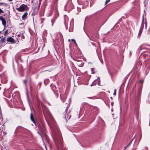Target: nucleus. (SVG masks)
Masks as SVG:
<instances>
[{
    "label": "nucleus",
    "mask_w": 150,
    "mask_h": 150,
    "mask_svg": "<svg viewBox=\"0 0 150 150\" xmlns=\"http://www.w3.org/2000/svg\"><path fill=\"white\" fill-rule=\"evenodd\" d=\"M27 7V6L26 5L22 4L19 8H16V9L19 11H23L25 10V8Z\"/></svg>",
    "instance_id": "f257e3e1"
},
{
    "label": "nucleus",
    "mask_w": 150,
    "mask_h": 150,
    "mask_svg": "<svg viewBox=\"0 0 150 150\" xmlns=\"http://www.w3.org/2000/svg\"><path fill=\"white\" fill-rule=\"evenodd\" d=\"M142 85L140 86L138 88L137 90V100L138 101L139 100H140V96L141 94L142 89Z\"/></svg>",
    "instance_id": "f03ea898"
},
{
    "label": "nucleus",
    "mask_w": 150,
    "mask_h": 150,
    "mask_svg": "<svg viewBox=\"0 0 150 150\" xmlns=\"http://www.w3.org/2000/svg\"><path fill=\"white\" fill-rule=\"evenodd\" d=\"M0 21H1L2 25L4 27V29L5 28L6 25V21L5 19L2 16H0Z\"/></svg>",
    "instance_id": "7ed1b4c3"
},
{
    "label": "nucleus",
    "mask_w": 150,
    "mask_h": 150,
    "mask_svg": "<svg viewBox=\"0 0 150 150\" xmlns=\"http://www.w3.org/2000/svg\"><path fill=\"white\" fill-rule=\"evenodd\" d=\"M43 113L45 117V118L47 121V120L46 118L47 115H49L50 117H51L52 119H53L51 115L48 111H47V112H46L45 110H43Z\"/></svg>",
    "instance_id": "20e7f679"
},
{
    "label": "nucleus",
    "mask_w": 150,
    "mask_h": 150,
    "mask_svg": "<svg viewBox=\"0 0 150 150\" xmlns=\"http://www.w3.org/2000/svg\"><path fill=\"white\" fill-rule=\"evenodd\" d=\"M7 41L8 42L11 43H14L15 42L14 39L11 37L8 38L7 39Z\"/></svg>",
    "instance_id": "39448f33"
},
{
    "label": "nucleus",
    "mask_w": 150,
    "mask_h": 150,
    "mask_svg": "<svg viewBox=\"0 0 150 150\" xmlns=\"http://www.w3.org/2000/svg\"><path fill=\"white\" fill-rule=\"evenodd\" d=\"M59 13L56 10L55 11V14L54 16V17L51 20V21L52 22V21L53 20H54V19H56L57 17L59 16Z\"/></svg>",
    "instance_id": "423d86ee"
},
{
    "label": "nucleus",
    "mask_w": 150,
    "mask_h": 150,
    "mask_svg": "<svg viewBox=\"0 0 150 150\" xmlns=\"http://www.w3.org/2000/svg\"><path fill=\"white\" fill-rule=\"evenodd\" d=\"M89 39L94 41H95L96 40V38L93 35H91L90 37H89Z\"/></svg>",
    "instance_id": "0eeeda50"
},
{
    "label": "nucleus",
    "mask_w": 150,
    "mask_h": 150,
    "mask_svg": "<svg viewBox=\"0 0 150 150\" xmlns=\"http://www.w3.org/2000/svg\"><path fill=\"white\" fill-rule=\"evenodd\" d=\"M28 15V13L27 12H25V13L22 16V19L23 20H25L26 18H27V16Z\"/></svg>",
    "instance_id": "6e6552de"
},
{
    "label": "nucleus",
    "mask_w": 150,
    "mask_h": 150,
    "mask_svg": "<svg viewBox=\"0 0 150 150\" xmlns=\"http://www.w3.org/2000/svg\"><path fill=\"white\" fill-rule=\"evenodd\" d=\"M30 119L33 122V123L35 124V125H36V122L34 118L33 117V113H31L30 115Z\"/></svg>",
    "instance_id": "1a4fd4ad"
},
{
    "label": "nucleus",
    "mask_w": 150,
    "mask_h": 150,
    "mask_svg": "<svg viewBox=\"0 0 150 150\" xmlns=\"http://www.w3.org/2000/svg\"><path fill=\"white\" fill-rule=\"evenodd\" d=\"M71 116V115L69 114H67L66 115H65L64 118L66 120H67L70 118Z\"/></svg>",
    "instance_id": "9d476101"
},
{
    "label": "nucleus",
    "mask_w": 150,
    "mask_h": 150,
    "mask_svg": "<svg viewBox=\"0 0 150 150\" xmlns=\"http://www.w3.org/2000/svg\"><path fill=\"white\" fill-rule=\"evenodd\" d=\"M134 137L132 139L131 141L129 142V143L127 144V145L125 146L124 148H125V149H127V148H128V147H129L131 145L132 142L133 141V140L134 139Z\"/></svg>",
    "instance_id": "9b49d317"
},
{
    "label": "nucleus",
    "mask_w": 150,
    "mask_h": 150,
    "mask_svg": "<svg viewBox=\"0 0 150 150\" xmlns=\"http://www.w3.org/2000/svg\"><path fill=\"white\" fill-rule=\"evenodd\" d=\"M68 16H67L65 15L64 16V23L65 24H66V23H67L68 21Z\"/></svg>",
    "instance_id": "f8f14e48"
},
{
    "label": "nucleus",
    "mask_w": 150,
    "mask_h": 150,
    "mask_svg": "<svg viewBox=\"0 0 150 150\" xmlns=\"http://www.w3.org/2000/svg\"><path fill=\"white\" fill-rule=\"evenodd\" d=\"M136 117L137 120L138 121L139 119V113L138 111H137L136 113Z\"/></svg>",
    "instance_id": "ddd939ff"
},
{
    "label": "nucleus",
    "mask_w": 150,
    "mask_h": 150,
    "mask_svg": "<svg viewBox=\"0 0 150 150\" xmlns=\"http://www.w3.org/2000/svg\"><path fill=\"white\" fill-rule=\"evenodd\" d=\"M142 29H141V28L140 29V30L139 31L138 34V37H140L141 36L142 33Z\"/></svg>",
    "instance_id": "4468645a"
},
{
    "label": "nucleus",
    "mask_w": 150,
    "mask_h": 150,
    "mask_svg": "<svg viewBox=\"0 0 150 150\" xmlns=\"http://www.w3.org/2000/svg\"><path fill=\"white\" fill-rule=\"evenodd\" d=\"M5 40L6 39L5 38H2L1 39V40H0V42H1V43H3L4 42H5Z\"/></svg>",
    "instance_id": "2eb2a0df"
},
{
    "label": "nucleus",
    "mask_w": 150,
    "mask_h": 150,
    "mask_svg": "<svg viewBox=\"0 0 150 150\" xmlns=\"http://www.w3.org/2000/svg\"><path fill=\"white\" fill-rule=\"evenodd\" d=\"M139 82L141 83V85L140 86H141V85H142V84L143 83V82H144V80L143 79H140L139 81Z\"/></svg>",
    "instance_id": "dca6fc26"
},
{
    "label": "nucleus",
    "mask_w": 150,
    "mask_h": 150,
    "mask_svg": "<svg viewBox=\"0 0 150 150\" xmlns=\"http://www.w3.org/2000/svg\"><path fill=\"white\" fill-rule=\"evenodd\" d=\"M94 69L93 68H91V71L92 74H94L95 73V72H94Z\"/></svg>",
    "instance_id": "f3484780"
},
{
    "label": "nucleus",
    "mask_w": 150,
    "mask_h": 150,
    "mask_svg": "<svg viewBox=\"0 0 150 150\" xmlns=\"http://www.w3.org/2000/svg\"><path fill=\"white\" fill-rule=\"evenodd\" d=\"M92 83L93 84L94 86H95L96 85V80H95Z\"/></svg>",
    "instance_id": "a211bd4d"
},
{
    "label": "nucleus",
    "mask_w": 150,
    "mask_h": 150,
    "mask_svg": "<svg viewBox=\"0 0 150 150\" xmlns=\"http://www.w3.org/2000/svg\"><path fill=\"white\" fill-rule=\"evenodd\" d=\"M24 83L25 84V85L26 86H27V79H25L23 81Z\"/></svg>",
    "instance_id": "6ab92c4d"
},
{
    "label": "nucleus",
    "mask_w": 150,
    "mask_h": 150,
    "mask_svg": "<svg viewBox=\"0 0 150 150\" xmlns=\"http://www.w3.org/2000/svg\"><path fill=\"white\" fill-rule=\"evenodd\" d=\"M44 20V19L43 18H41L40 20V23H42Z\"/></svg>",
    "instance_id": "aec40b11"
},
{
    "label": "nucleus",
    "mask_w": 150,
    "mask_h": 150,
    "mask_svg": "<svg viewBox=\"0 0 150 150\" xmlns=\"http://www.w3.org/2000/svg\"><path fill=\"white\" fill-rule=\"evenodd\" d=\"M3 5L4 6H5L6 5V4L4 3H0V6H2Z\"/></svg>",
    "instance_id": "412c9836"
},
{
    "label": "nucleus",
    "mask_w": 150,
    "mask_h": 150,
    "mask_svg": "<svg viewBox=\"0 0 150 150\" xmlns=\"http://www.w3.org/2000/svg\"><path fill=\"white\" fill-rule=\"evenodd\" d=\"M21 37L23 39H25V37L23 35V33H21Z\"/></svg>",
    "instance_id": "4be33fe9"
},
{
    "label": "nucleus",
    "mask_w": 150,
    "mask_h": 150,
    "mask_svg": "<svg viewBox=\"0 0 150 150\" xmlns=\"http://www.w3.org/2000/svg\"><path fill=\"white\" fill-rule=\"evenodd\" d=\"M110 1V0H106V2H105V4L106 5Z\"/></svg>",
    "instance_id": "5701e85b"
},
{
    "label": "nucleus",
    "mask_w": 150,
    "mask_h": 150,
    "mask_svg": "<svg viewBox=\"0 0 150 150\" xmlns=\"http://www.w3.org/2000/svg\"><path fill=\"white\" fill-rule=\"evenodd\" d=\"M116 89H115L114 91V93H113V95L115 96L116 95Z\"/></svg>",
    "instance_id": "b1692460"
},
{
    "label": "nucleus",
    "mask_w": 150,
    "mask_h": 150,
    "mask_svg": "<svg viewBox=\"0 0 150 150\" xmlns=\"http://www.w3.org/2000/svg\"><path fill=\"white\" fill-rule=\"evenodd\" d=\"M53 12V10H51L50 11V16L52 15Z\"/></svg>",
    "instance_id": "393cba45"
},
{
    "label": "nucleus",
    "mask_w": 150,
    "mask_h": 150,
    "mask_svg": "<svg viewBox=\"0 0 150 150\" xmlns=\"http://www.w3.org/2000/svg\"><path fill=\"white\" fill-rule=\"evenodd\" d=\"M8 33V30H6L4 33V35H7V34Z\"/></svg>",
    "instance_id": "a878e982"
},
{
    "label": "nucleus",
    "mask_w": 150,
    "mask_h": 150,
    "mask_svg": "<svg viewBox=\"0 0 150 150\" xmlns=\"http://www.w3.org/2000/svg\"><path fill=\"white\" fill-rule=\"evenodd\" d=\"M4 12L2 10L1 8H0V14L1 13H4Z\"/></svg>",
    "instance_id": "bb28decb"
},
{
    "label": "nucleus",
    "mask_w": 150,
    "mask_h": 150,
    "mask_svg": "<svg viewBox=\"0 0 150 150\" xmlns=\"http://www.w3.org/2000/svg\"><path fill=\"white\" fill-rule=\"evenodd\" d=\"M69 31H70V32H71V31H72V28H70L69 29Z\"/></svg>",
    "instance_id": "cd10ccee"
},
{
    "label": "nucleus",
    "mask_w": 150,
    "mask_h": 150,
    "mask_svg": "<svg viewBox=\"0 0 150 150\" xmlns=\"http://www.w3.org/2000/svg\"><path fill=\"white\" fill-rule=\"evenodd\" d=\"M21 34H18V38L19 37H20V36H21Z\"/></svg>",
    "instance_id": "c85d7f7f"
},
{
    "label": "nucleus",
    "mask_w": 150,
    "mask_h": 150,
    "mask_svg": "<svg viewBox=\"0 0 150 150\" xmlns=\"http://www.w3.org/2000/svg\"><path fill=\"white\" fill-rule=\"evenodd\" d=\"M144 150H148V148L147 147H145Z\"/></svg>",
    "instance_id": "c756f323"
},
{
    "label": "nucleus",
    "mask_w": 150,
    "mask_h": 150,
    "mask_svg": "<svg viewBox=\"0 0 150 150\" xmlns=\"http://www.w3.org/2000/svg\"><path fill=\"white\" fill-rule=\"evenodd\" d=\"M149 103H150V96L149 97Z\"/></svg>",
    "instance_id": "7c9ffc66"
},
{
    "label": "nucleus",
    "mask_w": 150,
    "mask_h": 150,
    "mask_svg": "<svg viewBox=\"0 0 150 150\" xmlns=\"http://www.w3.org/2000/svg\"><path fill=\"white\" fill-rule=\"evenodd\" d=\"M71 40L74 42H75V40L74 39H72Z\"/></svg>",
    "instance_id": "2f4dec72"
},
{
    "label": "nucleus",
    "mask_w": 150,
    "mask_h": 150,
    "mask_svg": "<svg viewBox=\"0 0 150 150\" xmlns=\"http://www.w3.org/2000/svg\"><path fill=\"white\" fill-rule=\"evenodd\" d=\"M91 86H94V85H93V84L92 83V84L91 85Z\"/></svg>",
    "instance_id": "473e14b6"
},
{
    "label": "nucleus",
    "mask_w": 150,
    "mask_h": 150,
    "mask_svg": "<svg viewBox=\"0 0 150 150\" xmlns=\"http://www.w3.org/2000/svg\"><path fill=\"white\" fill-rule=\"evenodd\" d=\"M74 42V43H75V45H77V44H76V41H75V42Z\"/></svg>",
    "instance_id": "72a5a7b5"
},
{
    "label": "nucleus",
    "mask_w": 150,
    "mask_h": 150,
    "mask_svg": "<svg viewBox=\"0 0 150 150\" xmlns=\"http://www.w3.org/2000/svg\"><path fill=\"white\" fill-rule=\"evenodd\" d=\"M42 0H40L39 4H40Z\"/></svg>",
    "instance_id": "f704fd0d"
},
{
    "label": "nucleus",
    "mask_w": 150,
    "mask_h": 150,
    "mask_svg": "<svg viewBox=\"0 0 150 150\" xmlns=\"http://www.w3.org/2000/svg\"><path fill=\"white\" fill-rule=\"evenodd\" d=\"M67 109L66 108V110H65V112H66H66H67Z\"/></svg>",
    "instance_id": "c9c22d12"
},
{
    "label": "nucleus",
    "mask_w": 150,
    "mask_h": 150,
    "mask_svg": "<svg viewBox=\"0 0 150 150\" xmlns=\"http://www.w3.org/2000/svg\"><path fill=\"white\" fill-rule=\"evenodd\" d=\"M9 1H13V0H8Z\"/></svg>",
    "instance_id": "e433bc0d"
},
{
    "label": "nucleus",
    "mask_w": 150,
    "mask_h": 150,
    "mask_svg": "<svg viewBox=\"0 0 150 150\" xmlns=\"http://www.w3.org/2000/svg\"><path fill=\"white\" fill-rule=\"evenodd\" d=\"M110 99H112V97H111L110 98Z\"/></svg>",
    "instance_id": "4c0bfd02"
},
{
    "label": "nucleus",
    "mask_w": 150,
    "mask_h": 150,
    "mask_svg": "<svg viewBox=\"0 0 150 150\" xmlns=\"http://www.w3.org/2000/svg\"><path fill=\"white\" fill-rule=\"evenodd\" d=\"M113 103H111V104H112H112H113Z\"/></svg>",
    "instance_id": "58836bf2"
},
{
    "label": "nucleus",
    "mask_w": 150,
    "mask_h": 150,
    "mask_svg": "<svg viewBox=\"0 0 150 150\" xmlns=\"http://www.w3.org/2000/svg\"><path fill=\"white\" fill-rule=\"evenodd\" d=\"M134 149H133L132 150H134Z\"/></svg>",
    "instance_id": "ea45409f"
},
{
    "label": "nucleus",
    "mask_w": 150,
    "mask_h": 150,
    "mask_svg": "<svg viewBox=\"0 0 150 150\" xmlns=\"http://www.w3.org/2000/svg\"><path fill=\"white\" fill-rule=\"evenodd\" d=\"M126 149H125V148L124 149V150H125Z\"/></svg>",
    "instance_id": "a19ab883"
},
{
    "label": "nucleus",
    "mask_w": 150,
    "mask_h": 150,
    "mask_svg": "<svg viewBox=\"0 0 150 150\" xmlns=\"http://www.w3.org/2000/svg\"><path fill=\"white\" fill-rule=\"evenodd\" d=\"M1 31H0V33H1Z\"/></svg>",
    "instance_id": "79ce46f5"
},
{
    "label": "nucleus",
    "mask_w": 150,
    "mask_h": 150,
    "mask_svg": "<svg viewBox=\"0 0 150 150\" xmlns=\"http://www.w3.org/2000/svg\"><path fill=\"white\" fill-rule=\"evenodd\" d=\"M98 78H99V77H98Z\"/></svg>",
    "instance_id": "37998d69"
},
{
    "label": "nucleus",
    "mask_w": 150,
    "mask_h": 150,
    "mask_svg": "<svg viewBox=\"0 0 150 150\" xmlns=\"http://www.w3.org/2000/svg\"><path fill=\"white\" fill-rule=\"evenodd\" d=\"M139 48H141V46L139 47Z\"/></svg>",
    "instance_id": "c03bdc74"
},
{
    "label": "nucleus",
    "mask_w": 150,
    "mask_h": 150,
    "mask_svg": "<svg viewBox=\"0 0 150 150\" xmlns=\"http://www.w3.org/2000/svg\"><path fill=\"white\" fill-rule=\"evenodd\" d=\"M1 38V37H0V38Z\"/></svg>",
    "instance_id": "a18cd8bd"
}]
</instances>
